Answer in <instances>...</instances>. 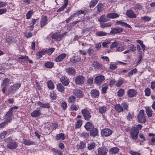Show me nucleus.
<instances>
[{
	"mask_svg": "<svg viewBox=\"0 0 155 155\" xmlns=\"http://www.w3.org/2000/svg\"><path fill=\"white\" fill-rule=\"evenodd\" d=\"M104 5L101 3H98L97 6L96 8L98 13H101L103 10Z\"/></svg>",
	"mask_w": 155,
	"mask_h": 155,
	"instance_id": "nucleus-25",
	"label": "nucleus"
},
{
	"mask_svg": "<svg viewBox=\"0 0 155 155\" xmlns=\"http://www.w3.org/2000/svg\"><path fill=\"white\" fill-rule=\"evenodd\" d=\"M137 72V69L135 68L134 69L131 70L130 72L128 73V76L130 77L134 73L135 74Z\"/></svg>",
	"mask_w": 155,
	"mask_h": 155,
	"instance_id": "nucleus-62",
	"label": "nucleus"
},
{
	"mask_svg": "<svg viewBox=\"0 0 155 155\" xmlns=\"http://www.w3.org/2000/svg\"><path fill=\"white\" fill-rule=\"evenodd\" d=\"M118 45V43L116 41L113 42L110 47L111 49H112L114 48H117Z\"/></svg>",
	"mask_w": 155,
	"mask_h": 155,
	"instance_id": "nucleus-61",
	"label": "nucleus"
},
{
	"mask_svg": "<svg viewBox=\"0 0 155 155\" xmlns=\"http://www.w3.org/2000/svg\"><path fill=\"white\" fill-rule=\"evenodd\" d=\"M75 100L76 97L73 95H71L69 97L68 101L69 103L73 104H74Z\"/></svg>",
	"mask_w": 155,
	"mask_h": 155,
	"instance_id": "nucleus-35",
	"label": "nucleus"
},
{
	"mask_svg": "<svg viewBox=\"0 0 155 155\" xmlns=\"http://www.w3.org/2000/svg\"><path fill=\"white\" fill-rule=\"evenodd\" d=\"M128 104L125 101H124L122 104L120 105L119 104H116L114 106L115 109L118 113L123 112V111H127L128 110Z\"/></svg>",
	"mask_w": 155,
	"mask_h": 155,
	"instance_id": "nucleus-1",
	"label": "nucleus"
},
{
	"mask_svg": "<svg viewBox=\"0 0 155 155\" xmlns=\"http://www.w3.org/2000/svg\"><path fill=\"white\" fill-rule=\"evenodd\" d=\"M124 94V91L122 89H120L117 92V95L119 97H122Z\"/></svg>",
	"mask_w": 155,
	"mask_h": 155,
	"instance_id": "nucleus-57",
	"label": "nucleus"
},
{
	"mask_svg": "<svg viewBox=\"0 0 155 155\" xmlns=\"http://www.w3.org/2000/svg\"><path fill=\"white\" fill-rule=\"evenodd\" d=\"M73 93L77 98H81L83 95L82 91L80 89H74Z\"/></svg>",
	"mask_w": 155,
	"mask_h": 155,
	"instance_id": "nucleus-12",
	"label": "nucleus"
},
{
	"mask_svg": "<svg viewBox=\"0 0 155 155\" xmlns=\"http://www.w3.org/2000/svg\"><path fill=\"white\" fill-rule=\"evenodd\" d=\"M64 134L63 133H60L58 134L56 137V138L57 140H58L60 139L64 140Z\"/></svg>",
	"mask_w": 155,
	"mask_h": 155,
	"instance_id": "nucleus-51",
	"label": "nucleus"
},
{
	"mask_svg": "<svg viewBox=\"0 0 155 155\" xmlns=\"http://www.w3.org/2000/svg\"><path fill=\"white\" fill-rule=\"evenodd\" d=\"M15 40L14 38L12 37H10L7 38L6 39V41L10 44H12Z\"/></svg>",
	"mask_w": 155,
	"mask_h": 155,
	"instance_id": "nucleus-44",
	"label": "nucleus"
},
{
	"mask_svg": "<svg viewBox=\"0 0 155 155\" xmlns=\"http://www.w3.org/2000/svg\"><path fill=\"white\" fill-rule=\"evenodd\" d=\"M137 118L139 122L141 123H144L146 121V117L144 115V110H140L137 115Z\"/></svg>",
	"mask_w": 155,
	"mask_h": 155,
	"instance_id": "nucleus-5",
	"label": "nucleus"
},
{
	"mask_svg": "<svg viewBox=\"0 0 155 155\" xmlns=\"http://www.w3.org/2000/svg\"><path fill=\"white\" fill-rule=\"evenodd\" d=\"M46 53L45 50L43 49L37 53L36 55L38 58H40L42 57L43 55H45Z\"/></svg>",
	"mask_w": 155,
	"mask_h": 155,
	"instance_id": "nucleus-32",
	"label": "nucleus"
},
{
	"mask_svg": "<svg viewBox=\"0 0 155 155\" xmlns=\"http://www.w3.org/2000/svg\"><path fill=\"white\" fill-rule=\"evenodd\" d=\"M126 15L128 18H135L137 16L134 13V12L130 10L127 11Z\"/></svg>",
	"mask_w": 155,
	"mask_h": 155,
	"instance_id": "nucleus-20",
	"label": "nucleus"
},
{
	"mask_svg": "<svg viewBox=\"0 0 155 155\" xmlns=\"http://www.w3.org/2000/svg\"><path fill=\"white\" fill-rule=\"evenodd\" d=\"M96 35L98 37H101L107 35V33L103 31H100L95 33Z\"/></svg>",
	"mask_w": 155,
	"mask_h": 155,
	"instance_id": "nucleus-48",
	"label": "nucleus"
},
{
	"mask_svg": "<svg viewBox=\"0 0 155 155\" xmlns=\"http://www.w3.org/2000/svg\"><path fill=\"white\" fill-rule=\"evenodd\" d=\"M86 147V143L83 141H81L77 145V148L78 149L81 150Z\"/></svg>",
	"mask_w": 155,
	"mask_h": 155,
	"instance_id": "nucleus-24",
	"label": "nucleus"
},
{
	"mask_svg": "<svg viewBox=\"0 0 155 155\" xmlns=\"http://www.w3.org/2000/svg\"><path fill=\"white\" fill-rule=\"evenodd\" d=\"M112 133V130L110 129L106 128L102 129L101 132V136L103 137H108L110 136Z\"/></svg>",
	"mask_w": 155,
	"mask_h": 155,
	"instance_id": "nucleus-8",
	"label": "nucleus"
},
{
	"mask_svg": "<svg viewBox=\"0 0 155 155\" xmlns=\"http://www.w3.org/2000/svg\"><path fill=\"white\" fill-rule=\"evenodd\" d=\"M95 144L94 142L90 143L87 144V149L89 150L93 149L95 147Z\"/></svg>",
	"mask_w": 155,
	"mask_h": 155,
	"instance_id": "nucleus-38",
	"label": "nucleus"
},
{
	"mask_svg": "<svg viewBox=\"0 0 155 155\" xmlns=\"http://www.w3.org/2000/svg\"><path fill=\"white\" fill-rule=\"evenodd\" d=\"M119 149L117 147H114L110 149L109 151L110 153L113 154H115L118 153Z\"/></svg>",
	"mask_w": 155,
	"mask_h": 155,
	"instance_id": "nucleus-29",
	"label": "nucleus"
},
{
	"mask_svg": "<svg viewBox=\"0 0 155 155\" xmlns=\"http://www.w3.org/2000/svg\"><path fill=\"white\" fill-rule=\"evenodd\" d=\"M144 91L145 92V95L148 96L150 95L151 92L150 90V88H146L145 90Z\"/></svg>",
	"mask_w": 155,
	"mask_h": 155,
	"instance_id": "nucleus-64",
	"label": "nucleus"
},
{
	"mask_svg": "<svg viewBox=\"0 0 155 155\" xmlns=\"http://www.w3.org/2000/svg\"><path fill=\"white\" fill-rule=\"evenodd\" d=\"M60 80L62 83L65 86H68L70 82L69 79L65 76H62L60 78Z\"/></svg>",
	"mask_w": 155,
	"mask_h": 155,
	"instance_id": "nucleus-17",
	"label": "nucleus"
},
{
	"mask_svg": "<svg viewBox=\"0 0 155 155\" xmlns=\"http://www.w3.org/2000/svg\"><path fill=\"white\" fill-rule=\"evenodd\" d=\"M65 35L66 33H65L61 34H58L57 33H55L52 35L51 38L53 39L56 40L58 41H60Z\"/></svg>",
	"mask_w": 155,
	"mask_h": 155,
	"instance_id": "nucleus-10",
	"label": "nucleus"
},
{
	"mask_svg": "<svg viewBox=\"0 0 155 155\" xmlns=\"http://www.w3.org/2000/svg\"><path fill=\"white\" fill-rule=\"evenodd\" d=\"M90 94L93 98H96L99 97L100 93L98 90L95 89H93L91 90Z\"/></svg>",
	"mask_w": 155,
	"mask_h": 155,
	"instance_id": "nucleus-16",
	"label": "nucleus"
},
{
	"mask_svg": "<svg viewBox=\"0 0 155 155\" xmlns=\"http://www.w3.org/2000/svg\"><path fill=\"white\" fill-rule=\"evenodd\" d=\"M48 87L51 89H53L54 88V85L52 81L50 80L47 83Z\"/></svg>",
	"mask_w": 155,
	"mask_h": 155,
	"instance_id": "nucleus-49",
	"label": "nucleus"
},
{
	"mask_svg": "<svg viewBox=\"0 0 155 155\" xmlns=\"http://www.w3.org/2000/svg\"><path fill=\"white\" fill-rule=\"evenodd\" d=\"M5 142L7 143L6 147L9 149H14L18 147L17 143L12 140L11 137H8L6 139Z\"/></svg>",
	"mask_w": 155,
	"mask_h": 155,
	"instance_id": "nucleus-3",
	"label": "nucleus"
},
{
	"mask_svg": "<svg viewBox=\"0 0 155 155\" xmlns=\"http://www.w3.org/2000/svg\"><path fill=\"white\" fill-rule=\"evenodd\" d=\"M54 49H55L54 48H51L50 49H48L47 50H45V51H46V53H47L48 55H50L54 51Z\"/></svg>",
	"mask_w": 155,
	"mask_h": 155,
	"instance_id": "nucleus-63",
	"label": "nucleus"
},
{
	"mask_svg": "<svg viewBox=\"0 0 155 155\" xmlns=\"http://www.w3.org/2000/svg\"><path fill=\"white\" fill-rule=\"evenodd\" d=\"M18 107L14 106L11 108L9 111L7 112L4 116V118L7 123L11 122L12 120V116L13 115L12 111L14 110H16L18 108Z\"/></svg>",
	"mask_w": 155,
	"mask_h": 155,
	"instance_id": "nucleus-2",
	"label": "nucleus"
},
{
	"mask_svg": "<svg viewBox=\"0 0 155 155\" xmlns=\"http://www.w3.org/2000/svg\"><path fill=\"white\" fill-rule=\"evenodd\" d=\"M33 13V12L32 10L28 11L26 15V18L27 19H29L31 17Z\"/></svg>",
	"mask_w": 155,
	"mask_h": 155,
	"instance_id": "nucleus-59",
	"label": "nucleus"
},
{
	"mask_svg": "<svg viewBox=\"0 0 155 155\" xmlns=\"http://www.w3.org/2000/svg\"><path fill=\"white\" fill-rule=\"evenodd\" d=\"M92 65L93 67H94L95 68L97 69L101 68V65L97 61H94Z\"/></svg>",
	"mask_w": 155,
	"mask_h": 155,
	"instance_id": "nucleus-43",
	"label": "nucleus"
},
{
	"mask_svg": "<svg viewBox=\"0 0 155 155\" xmlns=\"http://www.w3.org/2000/svg\"><path fill=\"white\" fill-rule=\"evenodd\" d=\"M98 134V130L96 128L93 129L91 130L90 135L91 136L94 137L97 136Z\"/></svg>",
	"mask_w": 155,
	"mask_h": 155,
	"instance_id": "nucleus-31",
	"label": "nucleus"
},
{
	"mask_svg": "<svg viewBox=\"0 0 155 155\" xmlns=\"http://www.w3.org/2000/svg\"><path fill=\"white\" fill-rule=\"evenodd\" d=\"M99 112L102 114L103 113H105L107 110V108L104 106H101L99 107L98 109Z\"/></svg>",
	"mask_w": 155,
	"mask_h": 155,
	"instance_id": "nucleus-41",
	"label": "nucleus"
},
{
	"mask_svg": "<svg viewBox=\"0 0 155 155\" xmlns=\"http://www.w3.org/2000/svg\"><path fill=\"white\" fill-rule=\"evenodd\" d=\"M66 72L69 75H74L76 72L75 69L72 68H67L65 69Z\"/></svg>",
	"mask_w": 155,
	"mask_h": 155,
	"instance_id": "nucleus-22",
	"label": "nucleus"
},
{
	"mask_svg": "<svg viewBox=\"0 0 155 155\" xmlns=\"http://www.w3.org/2000/svg\"><path fill=\"white\" fill-rule=\"evenodd\" d=\"M85 80V78L82 75H79L74 79L75 82L76 84L78 85L83 84Z\"/></svg>",
	"mask_w": 155,
	"mask_h": 155,
	"instance_id": "nucleus-6",
	"label": "nucleus"
},
{
	"mask_svg": "<svg viewBox=\"0 0 155 155\" xmlns=\"http://www.w3.org/2000/svg\"><path fill=\"white\" fill-rule=\"evenodd\" d=\"M81 113L83 115L85 120H88L90 119L91 115L89 111L85 109L82 110Z\"/></svg>",
	"mask_w": 155,
	"mask_h": 155,
	"instance_id": "nucleus-11",
	"label": "nucleus"
},
{
	"mask_svg": "<svg viewBox=\"0 0 155 155\" xmlns=\"http://www.w3.org/2000/svg\"><path fill=\"white\" fill-rule=\"evenodd\" d=\"M123 29L121 28L118 27L114 28L111 29L110 33V34H117L122 32L123 31Z\"/></svg>",
	"mask_w": 155,
	"mask_h": 155,
	"instance_id": "nucleus-18",
	"label": "nucleus"
},
{
	"mask_svg": "<svg viewBox=\"0 0 155 155\" xmlns=\"http://www.w3.org/2000/svg\"><path fill=\"white\" fill-rule=\"evenodd\" d=\"M119 15L116 13H111L108 14L107 16V18H114L118 17Z\"/></svg>",
	"mask_w": 155,
	"mask_h": 155,
	"instance_id": "nucleus-23",
	"label": "nucleus"
},
{
	"mask_svg": "<svg viewBox=\"0 0 155 155\" xmlns=\"http://www.w3.org/2000/svg\"><path fill=\"white\" fill-rule=\"evenodd\" d=\"M86 11L85 10H80L76 12V13L73 14V15L76 16V15H79L81 14H85L86 13Z\"/></svg>",
	"mask_w": 155,
	"mask_h": 155,
	"instance_id": "nucleus-58",
	"label": "nucleus"
},
{
	"mask_svg": "<svg viewBox=\"0 0 155 155\" xmlns=\"http://www.w3.org/2000/svg\"><path fill=\"white\" fill-rule=\"evenodd\" d=\"M108 20L109 19L104 15L101 16L98 19V21L101 22V23L107 22Z\"/></svg>",
	"mask_w": 155,
	"mask_h": 155,
	"instance_id": "nucleus-34",
	"label": "nucleus"
},
{
	"mask_svg": "<svg viewBox=\"0 0 155 155\" xmlns=\"http://www.w3.org/2000/svg\"><path fill=\"white\" fill-rule=\"evenodd\" d=\"M116 23L117 25H119L121 26L127 27L129 28H131V27L130 25L123 22L118 21H116Z\"/></svg>",
	"mask_w": 155,
	"mask_h": 155,
	"instance_id": "nucleus-33",
	"label": "nucleus"
},
{
	"mask_svg": "<svg viewBox=\"0 0 155 155\" xmlns=\"http://www.w3.org/2000/svg\"><path fill=\"white\" fill-rule=\"evenodd\" d=\"M79 108V106L76 104H72L71 107V109L72 110H77Z\"/></svg>",
	"mask_w": 155,
	"mask_h": 155,
	"instance_id": "nucleus-45",
	"label": "nucleus"
},
{
	"mask_svg": "<svg viewBox=\"0 0 155 155\" xmlns=\"http://www.w3.org/2000/svg\"><path fill=\"white\" fill-rule=\"evenodd\" d=\"M57 89L61 92H63L65 90V87L61 83H58L57 86Z\"/></svg>",
	"mask_w": 155,
	"mask_h": 155,
	"instance_id": "nucleus-26",
	"label": "nucleus"
},
{
	"mask_svg": "<svg viewBox=\"0 0 155 155\" xmlns=\"http://www.w3.org/2000/svg\"><path fill=\"white\" fill-rule=\"evenodd\" d=\"M108 86L106 84H104L102 86L101 90V93L105 94L106 93V91L108 89Z\"/></svg>",
	"mask_w": 155,
	"mask_h": 155,
	"instance_id": "nucleus-46",
	"label": "nucleus"
},
{
	"mask_svg": "<svg viewBox=\"0 0 155 155\" xmlns=\"http://www.w3.org/2000/svg\"><path fill=\"white\" fill-rule=\"evenodd\" d=\"M139 131L135 127H132L130 132V134L131 137L134 139H136L138 137Z\"/></svg>",
	"mask_w": 155,
	"mask_h": 155,
	"instance_id": "nucleus-4",
	"label": "nucleus"
},
{
	"mask_svg": "<svg viewBox=\"0 0 155 155\" xmlns=\"http://www.w3.org/2000/svg\"><path fill=\"white\" fill-rule=\"evenodd\" d=\"M89 136V134L88 133L83 132L81 134L80 137L84 139H87L88 138Z\"/></svg>",
	"mask_w": 155,
	"mask_h": 155,
	"instance_id": "nucleus-56",
	"label": "nucleus"
},
{
	"mask_svg": "<svg viewBox=\"0 0 155 155\" xmlns=\"http://www.w3.org/2000/svg\"><path fill=\"white\" fill-rule=\"evenodd\" d=\"M28 59V56H21L19 57L18 58V61L20 62H25Z\"/></svg>",
	"mask_w": 155,
	"mask_h": 155,
	"instance_id": "nucleus-30",
	"label": "nucleus"
},
{
	"mask_svg": "<svg viewBox=\"0 0 155 155\" xmlns=\"http://www.w3.org/2000/svg\"><path fill=\"white\" fill-rule=\"evenodd\" d=\"M146 112L149 117H151L152 115V111L150 107H147L146 108Z\"/></svg>",
	"mask_w": 155,
	"mask_h": 155,
	"instance_id": "nucleus-37",
	"label": "nucleus"
},
{
	"mask_svg": "<svg viewBox=\"0 0 155 155\" xmlns=\"http://www.w3.org/2000/svg\"><path fill=\"white\" fill-rule=\"evenodd\" d=\"M111 25V24L110 22H108L106 23L102 22L100 23L101 27L103 28L106 27H110Z\"/></svg>",
	"mask_w": 155,
	"mask_h": 155,
	"instance_id": "nucleus-39",
	"label": "nucleus"
},
{
	"mask_svg": "<svg viewBox=\"0 0 155 155\" xmlns=\"http://www.w3.org/2000/svg\"><path fill=\"white\" fill-rule=\"evenodd\" d=\"M23 143L24 144L26 145H30L35 144L34 142L29 140H24Z\"/></svg>",
	"mask_w": 155,
	"mask_h": 155,
	"instance_id": "nucleus-42",
	"label": "nucleus"
},
{
	"mask_svg": "<svg viewBox=\"0 0 155 155\" xmlns=\"http://www.w3.org/2000/svg\"><path fill=\"white\" fill-rule=\"evenodd\" d=\"M10 81L8 79H5L3 80L2 83V86L3 85L4 87H6L9 84Z\"/></svg>",
	"mask_w": 155,
	"mask_h": 155,
	"instance_id": "nucleus-47",
	"label": "nucleus"
},
{
	"mask_svg": "<svg viewBox=\"0 0 155 155\" xmlns=\"http://www.w3.org/2000/svg\"><path fill=\"white\" fill-rule=\"evenodd\" d=\"M137 94V92L134 89H129L127 92V94L128 97H133L135 96Z\"/></svg>",
	"mask_w": 155,
	"mask_h": 155,
	"instance_id": "nucleus-13",
	"label": "nucleus"
},
{
	"mask_svg": "<svg viewBox=\"0 0 155 155\" xmlns=\"http://www.w3.org/2000/svg\"><path fill=\"white\" fill-rule=\"evenodd\" d=\"M67 56V54L63 53L59 55L55 59L54 61L57 62L61 61Z\"/></svg>",
	"mask_w": 155,
	"mask_h": 155,
	"instance_id": "nucleus-19",
	"label": "nucleus"
},
{
	"mask_svg": "<svg viewBox=\"0 0 155 155\" xmlns=\"http://www.w3.org/2000/svg\"><path fill=\"white\" fill-rule=\"evenodd\" d=\"M151 18L150 17L147 16L142 17L140 18V20L145 22H148L150 21Z\"/></svg>",
	"mask_w": 155,
	"mask_h": 155,
	"instance_id": "nucleus-50",
	"label": "nucleus"
},
{
	"mask_svg": "<svg viewBox=\"0 0 155 155\" xmlns=\"http://www.w3.org/2000/svg\"><path fill=\"white\" fill-rule=\"evenodd\" d=\"M99 0H93L90 2L89 6L90 7H94L97 3Z\"/></svg>",
	"mask_w": 155,
	"mask_h": 155,
	"instance_id": "nucleus-55",
	"label": "nucleus"
},
{
	"mask_svg": "<svg viewBox=\"0 0 155 155\" xmlns=\"http://www.w3.org/2000/svg\"><path fill=\"white\" fill-rule=\"evenodd\" d=\"M108 151L107 149L104 147L99 148L98 151V155H106Z\"/></svg>",
	"mask_w": 155,
	"mask_h": 155,
	"instance_id": "nucleus-15",
	"label": "nucleus"
},
{
	"mask_svg": "<svg viewBox=\"0 0 155 155\" xmlns=\"http://www.w3.org/2000/svg\"><path fill=\"white\" fill-rule=\"evenodd\" d=\"M93 125L90 122H87L84 126L85 128L88 131L94 128Z\"/></svg>",
	"mask_w": 155,
	"mask_h": 155,
	"instance_id": "nucleus-27",
	"label": "nucleus"
},
{
	"mask_svg": "<svg viewBox=\"0 0 155 155\" xmlns=\"http://www.w3.org/2000/svg\"><path fill=\"white\" fill-rule=\"evenodd\" d=\"M37 104L42 108H48L50 107V105L48 103L44 104L40 101H38L37 102Z\"/></svg>",
	"mask_w": 155,
	"mask_h": 155,
	"instance_id": "nucleus-28",
	"label": "nucleus"
},
{
	"mask_svg": "<svg viewBox=\"0 0 155 155\" xmlns=\"http://www.w3.org/2000/svg\"><path fill=\"white\" fill-rule=\"evenodd\" d=\"M31 116L33 117H37L41 115L40 110H35L31 114Z\"/></svg>",
	"mask_w": 155,
	"mask_h": 155,
	"instance_id": "nucleus-21",
	"label": "nucleus"
},
{
	"mask_svg": "<svg viewBox=\"0 0 155 155\" xmlns=\"http://www.w3.org/2000/svg\"><path fill=\"white\" fill-rule=\"evenodd\" d=\"M104 79V77L103 76L99 75L95 78L94 82L95 84L99 86L103 82Z\"/></svg>",
	"mask_w": 155,
	"mask_h": 155,
	"instance_id": "nucleus-9",
	"label": "nucleus"
},
{
	"mask_svg": "<svg viewBox=\"0 0 155 155\" xmlns=\"http://www.w3.org/2000/svg\"><path fill=\"white\" fill-rule=\"evenodd\" d=\"M82 121L81 120H78L75 123V127L76 128H79L81 127L82 125Z\"/></svg>",
	"mask_w": 155,
	"mask_h": 155,
	"instance_id": "nucleus-53",
	"label": "nucleus"
},
{
	"mask_svg": "<svg viewBox=\"0 0 155 155\" xmlns=\"http://www.w3.org/2000/svg\"><path fill=\"white\" fill-rule=\"evenodd\" d=\"M93 78L91 77L89 78L87 80V84L89 85H91L93 83Z\"/></svg>",
	"mask_w": 155,
	"mask_h": 155,
	"instance_id": "nucleus-60",
	"label": "nucleus"
},
{
	"mask_svg": "<svg viewBox=\"0 0 155 155\" xmlns=\"http://www.w3.org/2000/svg\"><path fill=\"white\" fill-rule=\"evenodd\" d=\"M21 84L16 83L11 86L8 89V91L9 93L14 94L17 91L18 88L20 87Z\"/></svg>",
	"mask_w": 155,
	"mask_h": 155,
	"instance_id": "nucleus-7",
	"label": "nucleus"
},
{
	"mask_svg": "<svg viewBox=\"0 0 155 155\" xmlns=\"http://www.w3.org/2000/svg\"><path fill=\"white\" fill-rule=\"evenodd\" d=\"M81 58L77 56H75L72 57L70 59V61L71 62L76 63L77 62L79 61Z\"/></svg>",
	"mask_w": 155,
	"mask_h": 155,
	"instance_id": "nucleus-40",
	"label": "nucleus"
},
{
	"mask_svg": "<svg viewBox=\"0 0 155 155\" xmlns=\"http://www.w3.org/2000/svg\"><path fill=\"white\" fill-rule=\"evenodd\" d=\"M54 65V63L51 62H47L45 64V66L46 68H51L53 67Z\"/></svg>",
	"mask_w": 155,
	"mask_h": 155,
	"instance_id": "nucleus-52",
	"label": "nucleus"
},
{
	"mask_svg": "<svg viewBox=\"0 0 155 155\" xmlns=\"http://www.w3.org/2000/svg\"><path fill=\"white\" fill-rule=\"evenodd\" d=\"M48 18L46 16H44L41 19L40 25L41 27L42 28L46 25L48 22Z\"/></svg>",
	"mask_w": 155,
	"mask_h": 155,
	"instance_id": "nucleus-14",
	"label": "nucleus"
},
{
	"mask_svg": "<svg viewBox=\"0 0 155 155\" xmlns=\"http://www.w3.org/2000/svg\"><path fill=\"white\" fill-rule=\"evenodd\" d=\"M37 19H32L30 23L29 24V27L30 30H32L34 28V25L36 22Z\"/></svg>",
	"mask_w": 155,
	"mask_h": 155,
	"instance_id": "nucleus-36",
	"label": "nucleus"
},
{
	"mask_svg": "<svg viewBox=\"0 0 155 155\" xmlns=\"http://www.w3.org/2000/svg\"><path fill=\"white\" fill-rule=\"evenodd\" d=\"M92 27H89L87 28L84 29L82 31V34H87L88 32L92 30Z\"/></svg>",
	"mask_w": 155,
	"mask_h": 155,
	"instance_id": "nucleus-54",
	"label": "nucleus"
}]
</instances>
